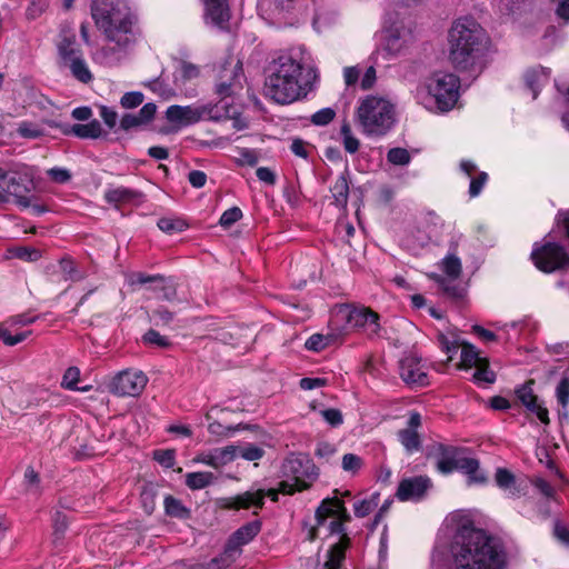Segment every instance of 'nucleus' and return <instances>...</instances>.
Instances as JSON below:
<instances>
[{"mask_svg":"<svg viewBox=\"0 0 569 569\" xmlns=\"http://www.w3.org/2000/svg\"><path fill=\"white\" fill-rule=\"evenodd\" d=\"M319 80L311 53L303 47L291 48L269 67L264 82L267 96L280 104L306 98Z\"/></svg>","mask_w":569,"mask_h":569,"instance_id":"obj_1","label":"nucleus"},{"mask_svg":"<svg viewBox=\"0 0 569 569\" xmlns=\"http://www.w3.org/2000/svg\"><path fill=\"white\" fill-rule=\"evenodd\" d=\"M456 533L450 548L451 561L446 569H502L505 553L500 545L485 531L476 529L461 513H452Z\"/></svg>","mask_w":569,"mask_h":569,"instance_id":"obj_2","label":"nucleus"},{"mask_svg":"<svg viewBox=\"0 0 569 569\" xmlns=\"http://www.w3.org/2000/svg\"><path fill=\"white\" fill-rule=\"evenodd\" d=\"M282 476L288 480L280 482L279 489H269L247 491L231 498L221 500V506L227 509H260L263 506L266 496H269L273 501L278 499V492L292 495L296 491H301L311 486L317 479L318 471L313 461L306 455H290L282 463Z\"/></svg>","mask_w":569,"mask_h":569,"instance_id":"obj_3","label":"nucleus"},{"mask_svg":"<svg viewBox=\"0 0 569 569\" xmlns=\"http://www.w3.org/2000/svg\"><path fill=\"white\" fill-rule=\"evenodd\" d=\"M92 16L97 26L103 31L108 41L119 48L106 46L102 49L107 63L121 59L120 51L127 48L131 40L132 17L124 0H93Z\"/></svg>","mask_w":569,"mask_h":569,"instance_id":"obj_4","label":"nucleus"},{"mask_svg":"<svg viewBox=\"0 0 569 569\" xmlns=\"http://www.w3.org/2000/svg\"><path fill=\"white\" fill-rule=\"evenodd\" d=\"M448 41L450 61L457 69L467 70L478 62L486 34L475 19L463 17L453 22Z\"/></svg>","mask_w":569,"mask_h":569,"instance_id":"obj_5","label":"nucleus"},{"mask_svg":"<svg viewBox=\"0 0 569 569\" xmlns=\"http://www.w3.org/2000/svg\"><path fill=\"white\" fill-rule=\"evenodd\" d=\"M460 96V79L450 72L437 71L426 77L416 88L415 99L433 113L452 110Z\"/></svg>","mask_w":569,"mask_h":569,"instance_id":"obj_6","label":"nucleus"},{"mask_svg":"<svg viewBox=\"0 0 569 569\" xmlns=\"http://www.w3.org/2000/svg\"><path fill=\"white\" fill-rule=\"evenodd\" d=\"M355 122L366 137L381 138L396 123V104L387 96L368 94L358 101Z\"/></svg>","mask_w":569,"mask_h":569,"instance_id":"obj_7","label":"nucleus"},{"mask_svg":"<svg viewBox=\"0 0 569 569\" xmlns=\"http://www.w3.org/2000/svg\"><path fill=\"white\" fill-rule=\"evenodd\" d=\"M316 520L317 526L313 531L325 529L330 535L342 533L339 541L329 550L325 563L326 569H340L345 559V551L349 546V538L343 532V526L350 520V515L343 501L337 497L323 499L316 511Z\"/></svg>","mask_w":569,"mask_h":569,"instance_id":"obj_8","label":"nucleus"},{"mask_svg":"<svg viewBox=\"0 0 569 569\" xmlns=\"http://www.w3.org/2000/svg\"><path fill=\"white\" fill-rule=\"evenodd\" d=\"M437 469L445 475L453 470H460L467 475L468 485H482L487 481L486 475L480 470L478 460L466 455L465 450L453 447H440Z\"/></svg>","mask_w":569,"mask_h":569,"instance_id":"obj_9","label":"nucleus"},{"mask_svg":"<svg viewBox=\"0 0 569 569\" xmlns=\"http://www.w3.org/2000/svg\"><path fill=\"white\" fill-rule=\"evenodd\" d=\"M416 24L410 17H397L386 30V38L381 54L386 59H393L407 53L413 43Z\"/></svg>","mask_w":569,"mask_h":569,"instance_id":"obj_10","label":"nucleus"},{"mask_svg":"<svg viewBox=\"0 0 569 569\" xmlns=\"http://www.w3.org/2000/svg\"><path fill=\"white\" fill-rule=\"evenodd\" d=\"M531 259L539 270L548 273L569 268L568 252L562 246L555 242L535 244Z\"/></svg>","mask_w":569,"mask_h":569,"instance_id":"obj_11","label":"nucleus"},{"mask_svg":"<svg viewBox=\"0 0 569 569\" xmlns=\"http://www.w3.org/2000/svg\"><path fill=\"white\" fill-rule=\"evenodd\" d=\"M457 368L460 370L475 368L473 379L477 382L492 383L496 380L495 372L489 369V360L481 357L476 347L466 341L461 343V357Z\"/></svg>","mask_w":569,"mask_h":569,"instance_id":"obj_12","label":"nucleus"},{"mask_svg":"<svg viewBox=\"0 0 569 569\" xmlns=\"http://www.w3.org/2000/svg\"><path fill=\"white\" fill-rule=\"evenodd\" d=\"M147 376L134 369H127L117 373L109 383V390L119 397H137L146 388Z\"/></svg>","mask_w":569,"mask_h":569,"instance_id":"obj_13","label":"nucleus"},{"mask_svg":"<svg viewBox=\"0 0 569 569\" xmlns=\"http://www.w3.org/2000/svg\"><path fill=\"white\" fill-rule=\"evenodd\" d=\"M343 312L348 326L351 329L362 331L369 337L380 333L379 315L366 307L343 308Z\"/></svg>","mask_w":569,"mask_h":569,"instance_id":"obj_14","label":"nucleus"},{"mask_svg":"<svg viewBox=\"0 0 569 569\" xmlns=\"http://www.w3.org/2000/svg\"><path fill=\"white\" fill-rule=\"evenodd\" d=\"M259 531L260 525L258 522L247 523L239 528L229 539L223 556L213 559L212 563H221L223 567L230 566L239 555L241 546L250 542Z\"/></svg>","mask_w":569,"mask_h":569,"instance_id":"obj_15","label":"nucleus"},{"mask_svg":"<svg viewBox=\"0 0 569 569\" xmlns=\"http://www.w3.org/2000/svg\"><path fill=\"white\" fill-rule=\"evenodd\" d=\"M210 112L207 106H170L166 111L169 122L186 127L199 122Z\"/></svg>","mask_w":569,"mask_h":569,"instance_id":"obj_16","label":"nucleus"},{"mask_svg":"<svg viewBox=\"0 0 569 569\" xmlns=\"http://www.w3.org/2000/svg\"><path fill=\"white\" fill-rule=\"evenodd\" d=\"M400 376L406 383L412 387H423L429 383L427 367L421 359L413 355H409L400 361Z\"/></svg>","mask_w":569,"mask_h":569,"instance_id":"obj_17","label":"nucleus"},{"mask_svg":"<svg viewBox=\"0 0 569 569\" xmlns=\"http://www.w3.org/2000/svg\"><path fill=\"white\" fill-rule=\"evenodd\" d=\"M429 487L430 480L427 477L407 478L399 483L397 497L401 501H416L425 496Z\"/></svg>","mask_w":569,"mask_h":569,"instance_id":"obj_18","label":"nucleus"},{"mask_svg":"<svg viewBox=\"0 0 569 569\" xmlns=\"http://www.w3.org/2000/svg\"><path fill=\"white\" fill-rule=\"evenodd\" d=\"M204 6V21L219 29H226L230 19L227 0H202Z\"/></svg>","mask_w":569,"mask_h":569,"instance_id":"obj_19","label":"nucleus"},{"mask_svg":"<svg viewBox=\"0 0 569 569\" xmlns=\"http://www.w3.org/2000/svg\"><path fill=\"white\" fill-rule=\"evenodd\" d=\"M292 0H260L258 8L263 19L272 23H281L291 8Z\"/></svg>","mask_w":569,"mask_h":569,"instance_id":"obj_20","label":"nucleus"},{"mask_svg":"<svg viewBox=\"0 0 569 569\" xmlns=\"http://www.w3.org/2000/svg\"><path fill=\"white\" fill-rule=\"evenodd\" d=\"M233 446H226L222 448H216L213 450L201 452L196 458V462H200L212 468H220L234 460Z\"/></svg>","mask_w":569,"mask_h":569,"instance_id":"obj_21","label":"nucleus"},{"mask_svg":"<svg viewBox=\"0 0 569 569\" xmlns=\"http://www.w3.org/2000/svg\"><path fill=\"white\" fill-rule=\"evenodd\" d=\"M70 512L71 506L69 498H61L52 513L53 536L56 540L64 537L69 528Z\"/></svg>","mask_w":569,"mask_h":569,"instance_id":"obj_22","label":"nucleus"},{"mask_svg":"<svg viewBox=\"0 0 569 569\" xmlns=\"http://www.w3.org/2000/svg\"><path fill=\"white\" fill-rule=\"evenodd\" d=\"M517 396L526 408L535 413L542 423L549 422L548 410L538 402L529 385L522 386L517 390Z\"/></svg>","mask_w":569,"mask_h":569,"instance_id":"obj_23","label":"nucleus"},{"mask_svg":"<svg viewBox=\"0 0 569 569\" xmlns=\"http://www.w3.org/2000/svg\"><path fill=\"white\" fill-rule=\"evenodd\" d=\"M57 62L60 68L71 69V31L62 26L57 39Z\"/></svg>","mask_w":569,"mask_h":569,"instance_id":"obj_24","label":"nucleus"},{"mask_svg":"<svg viewBox=\"0 0 569 569\" xmlns=\"http://www.w3.org/2000/svg\"><path fill=\"white\" fill-rule=\"evenodd\" d=\"M495 480L497 486L510 498L519 497L522 490V482L507 469H497Z\"/></svg>","mask_w":569,"mask_h":569,"instance_id":"obj_25","label":"nucleus"},{"mask_svg":"<svg viewBox=\"0 0 569 569\" xmlns=\"http://www.w3.org/2000/svg\"><path fill=\"white\" fill-rule=\"evenodd\" d=\"M141 192L126 187L110 188L104 192V199L114 206L133 203L140 200Z\"/></svg>","mask_w":569,"mask_h":569,"instance_id":"obj_26","label":"nucleus"},{"mask_svg":"<svg viewBox=\"0 0 569 569\" xmlns=\"http://www.w3.org/2000/svg\"><path fill=\"white\" fill-rule=\"evenodd\" d=\"M550 77L549 70L543 67H535L526 71L525 81L532 91V98L536 99L539 90L547 84Z\"/></svg>","mask_w":569,"mask_h":569,"instance_id":"obj_27","label":"nucleus"},{"mask_svg":"<svg viewBox=\"0 0 569 569\" xmlns=\"http://www.w3.org/2000/svg\"><path fill=\"white\" fill-rule=\"evenodd\" d=\"M22 486L26 493L34 497H39L43 492L41 477L31 466L24 470Z\"/></svg>","mask_w":569,"mask_h":569,"instance_id":"obj_28","label":"nucleus"},{"mask_svg":"<svg viewBox=\"0 0 569 569\" xmlns=\"http://www.w3.org/2000/svg\"><path fill=\"white\" fill-rule=\"evenodd\" d=\"M234 449V459L242 458L247 461H256L263 457L264 450L253 443H243L233 446Z\"/></svg>","mask_w":569,"mask_h":569,"instance_id":"obj_29","label":"nucleus"},{"mask_svg":"<svg viewBox=\"0 0 569 569\" xmlns=\"http://www.w3.org/2000/svg\"><path fill=\"white\" fill-rule=\"evenodd\" d=\"M341 142L348 153H356L360 148V140L355 136L348 121H343L340 127Z\"/></svg>","mask_w":569,"mask_h":569,"instance_id":"obj_30","label":"nucleus"},{"mask_svg":"<svg viewBox=\"0 0 569 569\" xmlns=\"http://www.w3.org/2000/svg\"><path fill=\"white\" fill-rule=\"evenodd\" d=\"M438 342H439L440 349L448 355V358H447V363H448L453 359V356L457 353L458 349L461 348V343L463 341H461L455 335L439 333Z\"/></svg>","mask_w":569,"mask_h":569,"instance_id":"obj_31","label":"nucleus"},{"mask_svg":"<svg viewBox=\"0 0 569 569\" xmlns=\"http://www.w3.org/2000/svg\"><path fill=\"white\" fill-rule=\"evenodd\" d=\"M214 477L208 471L189 472L186 475V485L191 490H200L209 486Z\"/></svg>","mask_w":569,"mask_h":569,"instance_id":"obj_32","label":"nucleus"},{"mask_svg":"<svg viewBox=\"0 0 569 569\" xmlns=\"http://www.w3.org/2000/svg\"><path fill=\"white\" fill-rule=\"evenodd\" d=\"M331 194L338 207H346L348 202L349 186L345 177L340 176L331 187Z\"/></svg>","mask_w":569,"mask_h":569,"instance_id":"obj_33","label":"nucleus"},{"mask_svg":"<svg viewBox=\"0 0 569 569\" xmlns=\"http://www.w3.org/2000/svg\"><path fill=\"white\" fill-rule=\"evenodd\" d=\"M199 76V68L192 63L181 61L176 68L174 71V82L176 83H186Z\"/></svg>","mask_w":569,"mask_h":569,"instance_id":"obj_34","label":"nucleus"},{"mask_svg":"<svg viewBox=\"0 0 569 569\" xmlns=\"http://www.w3.org/2000/svg\"><path fill=\"white\" fill-rule=\"evenodd\" d=\"M102 132L101 124L99 121L93 120L84 124H73V136L80 138H98Z\"/></svg>","mask_w":569,"mask_h":569,"instance_id":"obj_35","label":"nucleus"},{"mask_svg":"<svg viewBox=\"0 0 569 569\" xmlns=\"http://www.w3.org/2000/svg\"><path fill=\"white\" fill-rule=\"evenodd\" d=\"M399 440L401 445L406 448L408 452H413L419 450L420 439L416 430L412 429H403L398 433Z\"/></svg>","mask_w":569,"mask_h":569,"instance_id":"obj_36","label":"nucleus"},{"mask_svg":"<svg viewBox=\"0 0 569 569\" xmlns=\"http://www.w3.org/2000/svg\"><path fill=\"white\" fill-rule=\"evenodd\" d=\"M379 503V496L372 495L371 497L357 501L353 506L355 515L359 518H363L372 512Z\"/></svg>","mask_w":569,"mask_h":569,"instance_id":"obj_37","label":"nucleus"},{"mask_svg":"<svg viewBox=\"0 0 569 569\" xmlns=\"http://www.w3.org/2000/svg\"><path fill=\"white\" fill-rule=\"evenodd\" d=\"M164 508L166 512L171 517L184 519L189 516L188 509L181 503L180 500L173 497H167L164 499Z\"/></svg>","mask_w":569,"mask_h":569,"instance_id":"obj_38","label":"nucleus"},{"mask_svg":"<svg viewBox=\"0 0 569 569\" xmlns=\"http://www.w3.org/2000/svg\"><path fill=\"white\" fill-rule=\"evenodd\" d=\"M443 272L451 279H457L461 273V262L455 254H448L441 262Z\"/></svg>","mask_w":569,"mask_h":569,"instance_id":"obj_39","label":"nucleus"},{"mask_svg":"<svg viewBox=\"0 0 569 569\" xmlns=\"http://www.w3.org/2000/svg\"><path fill=\"white\" fill-rule=\"evenodd\" d=\"M73 77L83 83H89L93 79V74L90 71L84 60L73 54Z\"/></svg>","mask_w":569,"mask_h":569,"instance_id":"obj_40","label":"nucleus"},{"mask_svg":"<svg viewBox=\"0 0 569 569\" xmlns=\"http://www.w3.org/2000/svg\"><path fill=\"white\" fill-rule=\"evenodd\" d=\"M387 159L395 166H407L411 161V156L405 148H392L388 151Z\"/></svg>","mask_w":569,"mask_h":569,"instance_id":"obj_41","label":"nucleus"},{"mask_svg":"<svg viewBox=\"0 0 569 569\" xmlns=\"http://www.w3.org/2000/svg\"><path fill=\"white\" fill-rule=\"evenodd\" d=\"M158 227L166 233L181 232L187 228V224L180 219L161 218L158 221Z\"/></svg>","mask_w":569,"mask_h":569,"instance_id":"obj_42","label":"nucleus"},{"mask_svg":"<svg viewBox=\"0 0 569 569\" xmlns=\"http://www.w3.org/2000/svg\"><path fill=\"white\" fill-rule=\"evenodd\" d=\"M363 466V460L355 453H346L342 457L341 467L343 471L356 475Z\"/></svg>","mask_w":569,"mask_h":569,"instance_id":"obj_43","label":"nucleus"},{"mask_svg":"<svg viewBox=\"0 0 569 569\" xmlns=\"http://www.w3.org/2000/svg\"><path fill=\"white\" fill-rule=\"evenodd\" d=\"M331 342V336L315 333L309 337L305 343L306 348L311 351H321L326 349Z\"/></svg>","mask_w":569,"mask_h":569,"instance_id":"obj_44","label":"nucleus"},{"mask_svg":"<svg viewBox=\"0 0 569 569\" xmlns=\"http://www.w3.org/2000/svg\"><path fill=\"white\" fill-rule=\"evenodd\" d=\"M17 131L20 137L27 139H37L43 134L42 128H40L38 124L27 121L21 122Z\"/></svg>","mask_w":569,"mask_h":569,"instance_id":"obj_45","label":"nucleus"},{"mask_svg":"<svg viewBox=\"0 0 569 569\" xmlns=\"http://www.w3.org/2000/svg\"><path fill=\"white\" fill-rule=\"evenodd\" d=\"M31 333V331H20L12 335L7 328H0V339L7 346H16L22 342Z\"/></svg>","mask_w":569,"mask_h":569,"instance_id":"obj_46","label":"nucleus"},{"mask_svg":"<svg viewBox=\"0 0 569 569\" xmlns=\"http://www.w3.org/2000/svg\"><path fill=\"white\" fill-rule=\"evenodd\" d=\"M144 100V96L139 91H130L121 97L120 104L126 109H132L140 106Z\"/></svg>","mask_w":569,"mask_h":569,"instance_id":"obj_47","label":"nucleus"},{"mask_svg":"<svg viewBox=\"0 0 569 569\" xmlns=\"http://www.w3.org/2000/svg\"><path fill=\"white\" fill-rule=\"evenodd\" d=\"M335 117L336 111L332 108H323L312 114L311 122L316 126H326L330 123Z\"/></svg>","mask_w":569,"mask_h":569,"instance_id":"obj_48","label":"nucleus"},{"mask_svg":"<svg viewBox=\"0 0 569 569\" xmlns=\"http://www.w3.org/2000/svg\"><path fill=\"white\" fill-rule=\"evenodd\" d=\"M150 319L156 326H167L172 321L173 313L163 307H159L152 311Z\"/></svg>","mask_w":569,"mask_h":569,"instance_id":"obj_49","label":"nucleus"},{"mask_svg":"<svg viewBox=\"0 0 569 569\" xmlns=\"http://www.w3.org/2000/svg\"><path fill=\"white\" fill-rule=\"evenodd\" d=\"M48 8V0H31L27 7L26 14L28 19L39 18Z\"/></svg>","mask_w":569,"mask_h":569,"instance_id":"obj_50","label":"nucleus"},{"mask_svg":"<svg viewBox=\"0 0 569 569\" xmlns=\"http://www.w3.org/2000/svg\"><path fill=\"white\" fill-rule=\"evenodd\" d=\"M153 458L164 468H171L174 465L176 453L174 450H157L153 453Z\"/></svg>","mask_w":569,"mask_h":569,"instance_id":"obj_51","label":"nucleus"},{"mask_svg":"<svg viewBox=\"0 0 569 569\" xmlns=\"http://www.w3.org/2000/svg\"><path fill=\"white\" fill-rule=\"evenodd\" d=\"M143 342L160 348H167L169 346V340L166 337L161 336L158 331L152 329L144 333Z\"/></svg>","mask_w":569,"mask_h":569,"instance_id":"obj_52","label":"nucleus"},{"mask_svg":"<svg viewBox=\"0 0 569 569\" xmlns=\"http://www.w3.org/2000/svg\"><path fill=\"white\" fill-rule=\"evenodd\" d=\"M241 217H242L241 210L237 207H233V208L226 210L221 214L219 223L222 227L228 228L231 224H233L234 222H237Z\"/></svg>","mask_w":569,"mask_h":569,"instance_id":"obj_53","label":"nucleus"},{"mask_svg":"<svg viewBox=\"0 0 569 569\" xmlns=\"http://www.w3.org/2000/svg\"><path fill=\"white\" fill-rule=\"evenodd\" d=\"M148 282H163V278L160 276H146L143 273H131L128 276V283L130 286L144 284Z\"/></svg>","mask_w":569,"mask_h":569,"instance_id":"obj_54","label":"nucleus"},{"mask_svg":"<svg viewBox=\"0 0 569 569\" xmlns=\"http://www.w3.org/2000/svg\"><path fill=\"white\" fill-rule=\"evenodd\" d=\"M321 417L332 427H337L342 423V413L338 409H325L320 411Z\"/></svg>","mask_w":569,"mask_h":569,"instance_id":"obj_55","label":"nucleus"},{"mask_svg":"<svg viewBox=\"0 0 569 569\" xmlns=\"http://www.w3.org/2000/svg\"><path fill=\"white\" fill-rule=\"evenodd\" d=\"M556 396L558 402L566 407L569 402V381L568 379H561L556 388Z\"/></svg>","mask_w":569,"mask_h":569,"instance_id":"obj_56","label":"nucleus"},{"mask_svg":"<svg viewBox=\"0 0 569 569\" xmlns=\"http://www.w3.org/2000/svg\"><path fill=\"white\" fill-rule=\"evenodd\" d=\"M488 176L486 172H480L478 177L472 178L469 187V193L471 197H477L485 186Z\"/></svg>","mask_w":569,"mask_h":569,"instance_id":"obj_57","label":"nucleus"},{"mask_svg":"<svg viewBox=\"0 0 569 569\" xmlns=\"http://www.w3.org/2000/svg\"><path fill=\"white\" fill-rule=\"evenodd\" d=\"M49 178L58 183L67 182L70 179L69 170L62 168H51L47 171Z\"/></svg>","mask_w":569,"mask_h":569,"instance_id":"obj_58","label":"nucleus"},{"mask_svg":"<svg viewBox=\"0 0 569 569\" xmlns=\"http://www.w3.org/2000/svg\"><path fill=\"white\" fill-rule=\"evenodd\" d=\"M14 256L26 261H34L40 257V253L36 249L21 247L14 250Z\"/></svg>","mask_w":569,"mask_h":569,"instance_id":"obj_59","label":"nucleus"},{"mask_svg":"<svg viewBox=\"0 0 569 569\" xmlns=\"http://www.w3.org/2000/svg\"><path fill=\"white\" fill-rule=\"evenodd\" d=\"M157 111V107L154 103H146L138 112L139 119L142 124L149 122L153 119Z\"/></svg>","mask_w":569,"mask_h":569,"instance_id":"obj_60","label":"nucleus"},{"mask_svg":"<svg viewBox=\"0 0 569 569\" xmlns=\"http://www.w3.org/2000/svg\"><path fill=\"white\" fill-rule=\"evenodd\" d=\"M238 163L241 166H254L258 162V158L253 151L249 149H240L239 158L237 159Z\"/></svg>","mask_w":569,"mask_h":569,"instance_id":"obj_61","label":"nucleus"},{"mask_svg":"<svg viewBox=\"0 0 569 569\" xmlns=\"http://www.w3.org/2000/svg\"><path fill=\"white\" fill-rule=\"evenodd\" d=\"M190 184L194 188H201L206 184L207 174L200 170H192L188 174Z\"/></svg>","mask_w":569,"mask_h":569,"instance_id":"obj_62","label":"nucleus"},{"mask_svg":"<svg viewBox=\"0 0 569 569\" xmlns=\"http://www.w3.org/2000/svg\"><path fill=\"white\" fill-rule=\"evenodd\" d=\"M256 174L260 181L267 184L272 186L276 183V174L270 168L260 167L257 169Z\"/></svg>","mask_w":569,"mask_h":569,"instance_id":"obj_63","label":"nucleus"},{"mask_svg":"<svg viewBox=\"0 0 569 569\" xmlns=\"http://www.w3.org/2000/svg\"><path fill=\"white\" fill-rule=\"evenodd\" d=\"M533 486L547 498H552L555 495L553 487L542 478H536Z\"/></svg>","mask_w":569,"mask_h":569,"instance_id":"obj_64","label":"nucleus"}]
</instances>
